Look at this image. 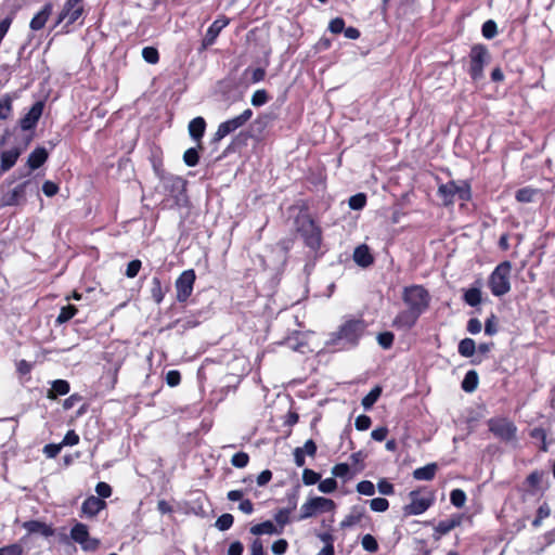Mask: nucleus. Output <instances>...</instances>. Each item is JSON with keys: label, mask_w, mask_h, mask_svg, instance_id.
Instances as JSON below:
<instances>
[{"label": "nucleus", "mask_w": 555, "mask_h": 555, "mask_svg": "<svg viewBox=\"0 0 555 555\" xmlns=\"http://www.w3.org/2000/svg\"><path fill=\"white\" fill-rule=\"evenodd\" d=\"M437 195L442 199L444 206L454 204L455 198L462 202H469L473 197L472 184L468 180L448 181L438 186Z\"/></svg>", "instance_id": "obj_4"}, {"label": "nucleus", "mask_w": 555, "mask_h": 555, "mask_svg": "<svg viewBox=\"0 0 555 555\" xmlns=\"http://www.w3.org/2000/svg\"><path fill=\"white\" fill-rule=\"evenodd\" d=\"M233 522H234V517L232 514H229V513H224L222 515H220L216 522H215V526L220 530V531H227L229 530L232 526H233Z\"/></svg>", "instance_id": "obj_43"}, {"label": "nucleus", "mask_w": 555, "mask_h": 555, "mask_svg": "<svg viewBox=\"0 0 555 555\" xmlns=\"http://www.w3.org/2000/svg\"><path fill=\"white\" fill-rule=\"evenodd\" d=\"M288 550V542L285 539H279L271 545V551L274 555H283Z\"/></svg>", "instance_id": "obj_62"}, {"label": "nucleus", "mask_w": 555, "mask_h": 555, "mask_svg": "<svg viewBox=\"0 0 555 555\" xmlns=\"http://www.w3.org/2000/svg\"><path fill=\"white\" fill-rule=\"evenodd\" d=\"M107 504L104 500L95 495L88 496L81 504V516L94 518L98 514L106 508Z\"/></svg>", "instance_id": "obj_18"}, {"label": "nucleus", "mask_w": 555, "mask_h": 555, "mask_svg": "<svg viewBox=\"0 0 555 555\" xmlns=\"http://www.w3.org/2000/svg\"><path fill=\"white\" fill-rule=\"evenodd\" d=\"M95 492L98 494L96 498L104 500L112 495L113 490H112V487L107 482L100 481L95 486Z\"/></svg>", "instance_id": "obj_57"}, {"label": "nucleus", "mask_w": 555, "mask_h": 555, "mask_svg": "<svg viewBox=\"0 0 555 555\" xmlns=\"http://www.w3.org/2000/svg\"><path fill=\"white\" fill-rule=\"evenodd\" d=\"M291 512L292 508H281L274 515V520L279 526L278 529L281 530V533L283 532L284 527L291 522Z\"/></svg>", "instance_id": "obj_42"}, {"label": "nucleus", "mask_w": 555, "mask_h": 555, "mask_svg": "<svg viewBox=\"0 0 555 555\" xmlns=\"http://www.w3.org/2000/svg\"><path fill=\"white\" fill-rule=\"evenodd\" d=\"M430 300V294L423 285L405 286L402 292V301L406 309L400 311L395 317L392 326L398 330L412 328L421 315L429 308Z\"/></svg>", "instance_id": "obj_1"}, {"label": "nucleus", "mask_w": 555, "mask_h": 555, "mask_svg": "<svg viewBox=\"0 0 555 555\" xmlns=\"http://www.w3.org/2000/svg\"><path fill=\"white\" fill-rule=\"evenodd\" d=\"M31 184L30 180L24 181L17 184L12 191L5 193L2 196L3 205L5 206H17L26 202V191Z\"/></svg>", "instance_id": "obj_17"}, {"label": "nucleus", "mask_w": 555, "mask_h": 555, "mask_svg": "<svg viewBox=\"0 0 555 555\" xmlns=\"http://www.w3.org/2000/svg\"><path fill=\"white\" fill-rule=\"evenodd\" d=\"M373 512L383 513L389 508V501L385 498H375L369 501Z\"/></svg>", "instance_id": "obj_52"}, {"label": "nucleus", "mask_w": 555, "mask_h": 555, "mask_svg": "<svg viewBox=\"0 0 555 555\" xmlns=\"http://www.w3.org/2000/svg\"><path fill=\"white\" fill-rule=\"evenodd\" d=\"M356 488H357V491L363 495L372 496L375 493V486L370 480H362V481L358 482Z\"/></svg>", "instance_id": "obj_56"}, {"label": "nucleus", "mask_w": 555, "mask_h": 555, "mask_svg": "<svg viewBox=\"0 0 555 555\" xmlns=\"http://www.w3.org/2000/svg\"><path fill=\"white\" fill-rule=\"evenodd\" d=\"M196 281V274L193 269L184 270L176 280V299L178 302L184 304L191 297L194 284Z\"/></svg>", "instance_id": "obj_13"}, {"label": "nucleus", "mask_w": 555, "mask_h": 555, "mask_svg": "<svg viewBox=\"0 0 555 555\" xmlns=\"http://www.w3.org/2000/svg\"><path fill=\"white\" fill-rule=\"evenodd\" d=\"M44 101H37L30 109L20 119V127L23 131L34 130L42 116L44 109Z\"/></svg>", "instance_id": "obj_16"}, {"label": "nucleus", "mask_w": 555, "mask_h": 555, "mask_svg": "<svg viewBox=\"0 0 555 555\" xmlns=\"http://www.w3.org/2000/svg\"><path fill=\"white\" fill-rule=\"evenodd\" d=\"M318 488L322 493H333L337 489V481L333 477L320 479Z\"/></svg>", "instance_id": "obj_55"}, {"label": "nucleus", "mask_w": 555, "mask_h": 555, "mask_svg": "<svg viewBox=\"0 0 555 555\" xmlns=\"http://www.w3.org/2000/svg\"><path fill=\"white\" fill-rule=\"evenodd\" d=\"M49 153L44 147H36L27 158V165L31 170L40 168L48 159Z\"/></svg>", "instance_id": "obj_25"}, {"label": "nucleus", "mask_w": 555, "mask_h": 555, "mask_svg": "<svg viewBox=\"0 0 555 555\" xmlns=\"http://www.w3.org/2000/svg\"><path fill=\"white\" fill-rule=\"evenodd\" d=\"M365 513L364 506L353 505L350 513L340 521V528L346 529L360 524L365 518Z\"/></svg>", "instance_id": "obj_21"}, {"label": "nucleus", "mask_w": 555, "mask_h": 555, "mask_svg": "<svg viewBox=\"0 0 555 555\" xmlns=\"http://www.w3.org/2000/svg\"><path fill=\"white\" fill-rule=\"evenodd\" d=\"M23 528L26 529L29 534L38 533L46 538L54 535L55 532L51 525L40 520H27L23 524Z\"/></svg>", "instance_id": "obj_20"}, {"label": "nucleus", "mask_w": 555, "mask_h": 555, "mask_svg": "<svg viewBox=\"0 0 555 555\" xmlns=\"http://www.w3.org/2000/svg\"><path fill=\"white\" fill-rule=\"evenodd\" d=\"M78 443H79V435L74 429L68 430L65 434V436L61 442L62 447H67V446L73 447Z\"/></svg>", "instance_id": "obj_63"}, {"label": "nucleus", "mask_w": 555, "mask_h": 555, "mask_svg": "<svg viewBox=\"0 0 555 555\" xmlns=\"http://www.w3.org/2000/svg\"><path fill=\"white\" fill-rule=\"evenodd\" d=\"M463 299L468 306L477 307L482 300L481 291L478 287L468 288L465 291Z\"/></svg>", "instance_id": "obj_38"}, {"label": "nucleus", "mask_w": 555, "mask_h": 555, "mask_svg": "<svg viewBox=\"0 0 555 555\" xmlns=\"http://www.w3.org/2000/svg\"><path fill=\"white\" fill-rule=\"evenodd\" d=\"M253 115V111L250 108H246L240 115L219 124L217 131L214 133L211 139L212 143L221 141L227 135L245 126L246 122L250 120Z\"/></svg>", "instance_id": "obj_10"}, {"label": "nucleus", "mask_w": 555, "mask_h": 555, "mask_svg": "<svg viewBox=\"0 0 555 555\" xmlns=\"http://www.w3.org/2000/svg\"><path fill=\"white\" fill-rule=\"evenodd\" d=\"M511 272L512 263L508 260L500 262L494 268L488 280L492 295L501 297L511 291Z\"/></svg>", "instance_id": "obj_5"}, {"label": "nucleus", "mask_w": 555, "mask_h": 555, "mask_svg": "<svg viewBox=\"0 0 555 555\" xmlns=\"http://www.w3.org/2000/svg\"><path fill=\"white\" fill-rule=\"evenodd\" d=\"M53 10V4L47 2L41 10L31 18L29 27L31 30H40L44 27Z\"/></svg>", "instance_id": "obj_22"}, {"label": "nucleus", "mask_w": 555, "mask_h": 555, "mask_svg": "<svg viewBox=\"0 0 555 555\" xmlns=\"http://www.w3.org/2000/svg\"><path fill=\"white\" fill-rule=\"evenodd\" d=\"M395 341L392 332H382L377 335V343L383 349H390Z\"/></svg>", "instance_id": "obj_51"}, {"label": "nucleus", "mask_w": 555, "mask_h": 555, "mask_svg": "<svg viewBox=\"0 0 555 555\" xmlns=\"http://www.w3.org/2000/svg\"><path fill=\"white\" fill-rule=\"evenodd\" d=\"M85 14V0H65L61 11L57 14L54 27L63 22L65 26L75 24Z\"/></svg>", "instance_id": "obj_11"}, {"label": "nucleus", "mask_w": 555, "mask_h": 555, "mask_svg": "<svg viewBox=\"0 0 555 555\" xmlns=\"http://www.w3.org/2000/svg\"><path fill=\"white\" fill-rule=\"evenodd\" d=\"M142 57L149 64H157L159 62V52L154 47H144L142 49Z\"/></svg>", "instance_id": "obj_45"}, {"label": "nucleus", "mask_w": 555, "mask_h": 555, "mask_svg": "<svg viewBox=\"0 0 555 555\" xmlns=\"http://www.w3.org/2000/svg\"><path fill=\"white\" fill-rule=\"evenodd\" d=\"M437 470L438 465L436 463H429L423 467L414 469L413 478L416 480L430 481L435 478Z\"/></svg>", "instance_id": "obj_27"}, {"label": "nucleus", "mask_w": 555, "mask_h": 555, "mask_svg": "<svg viewBox=\"0 0 555 555\" xmlns=\"http://www.w3.org/2000/svg\"><path fill=\"white\" fill-rule=\"evenodd\" d=\"M169 289V286H166V288L164 289L163 288V285H162V281L157 276H154L152 279V283H151V297L152 299L157 304L159 305L164 298H165V295L166 293L168 292Z\"/></svg>", "instance_id": "obj_31"}, {"label": "nucleus", "mask_w": 555, "mask_h": 555, "mask_svg": "<svg viewBox=\"0 0 555 555\" xmlns=\"http://www.w3.org/2000/svg\"><path fill=\"white\" fill-rule=\"evenodd\" d=\"M22 154L20 147H13L9 151H4L1 154L0 173L9 171L16 164L18 157Z\"/></svg>", "instance_id": "obj_24"}, {"label": "nucleus", "mask_w": 555, "mask_h": 555, "mask_svg": "<svg viewBox=\"0 0 555 555\" xmlns=\"http://www.w3.org/2000/svg\"><path fill=\"white\" fill-rule=\"evenodd\" d=\"M249 532L257 537L262 534H281V530H279L278 527L271 520H266L260 524L251 526Z\"/></svg>", "instance_id": "obj_29"}, {"label": "nucleus", "mask_w": 555, "mask_h": 555, "mask_svg": "<svg viewBox=\"0 0 555 555\" xmlns=\"http://www.w3.org/2000/svg\"><path fill=\"white\" fill-rule=\"evenodd\" d=\"M206 130V120L198 116L189 124V133L195 141H201Z\"/></svg>", "instance_id": "obj_28"}, {"label": "nucleus", "mask_w": 555, "mask_h": 555, "mask_svg": "<svg viewBox=\"0 0 555 555\" xmlns=\"http://www.w3.org/2000/svg\"><path fill=\"white\" fill-rule=\"evenodd\" d=\"M183 162L189 167H195L199 163V152L196 147L188 149L183 154Z\"/></svg>", "instance_id": "obj_44"}, {"label": "nucleus", "mask_w": 555, "mask_h": 555, "mask_svg": "<svg viewBox=\"0 0 555 555\" xmlns=\"http://www.w3.org/2000/svg\"><path fill=\"white\" fill-rule=\"evenodd\" d=\"M411 502L403 506L402 512L404 517L421 515L425 513L435 503V492L426 488L412 490L409 493Z\"/></svg>", "instance_id": "obj_7"}, {"label": "nucleus", "mask_w": 555, "mask_h": 555, "mask_svg": "<svg viewBox=\"0 0 555 555\" xmlns=\"http://www.w3.org/2000/svg\"><path fill=\"white\" fill-rule=\"evenodd\" d=\"M529 436L531 439L539 441L541 444L539 447L540 451L547 452L548 446L546 442L547 430L543 427H534L529 431Z\"/></svg>", "instance_id": "obj_35"}, {"label": "nucleus", "mask_w": 555, "mask_h": 555, "mask_svg": "<svg viewBox=\"0 0 555 555\" xmlns=\"http://www.w3.org/2000/svg\"><path fill=\"white\" fill-rule=\"evenodd\" d=\"M13 112V98L7 93L0 98V120L10 118Z\"/></svg>", "instance_id": "obj_37"}, {"label": "nucleus", "mask_w": 555, "mask_h": 555, "mask_svg": "<svg viewBox=\"0 0 555 555\" xmlns=\"http://www.w3.org/2000/svg\"><path fill=\"white\" fill-rule=\"evenodd\" d=\"M150 162H151L152 168H153L156 177L159 180H165L168 175L164 167V159H163L162 151L153 152L150 157Z\"/></svg>", "instance_id": "obj_30"}, {"label": "nucleus", "mask_w": 555, "mask_h": 555, "mask_svg": "<svg viewBox=\"0 0 555 555\" xmlns=\"http://www.w3.org/2000/svg\"><path fill=\"white\" fill-rule=\"evenodd\" d=\"M165 380L169 387H177L181 383V373L178 370H170L166 373Z\"/></svg>", "instance_id": "obj_59"}, {"label": "nucleus", "mask_w": 555, "mask_h": 555, "mask_svg": "<svg viewBox=\"0 0 555 555\" xmlns=\"http://www.w3.org/2000/svg\"><path fill=\"white\" fill-rule=\"evenodd\" d=\"M141 268H142L141 260H139V259L131 260L127 264V269H126L125 274H126L127 278L133 279V278H135L139 274Z\"/></svg>", "instance_id": "obj_58"}, {"label": "nucleus", "mask_w": 555, "mask_h": 555, "mask_svg": "<svg viewBox=\"0 0 555 555\" xmlns=\"http://www.w3.org/2000/svg\"><path fill=\"white\" fill-rule=\"evenodd\" d=\"M491 54L489 49L482 43L472 46L468 54V69L467 74L475 82L483 78L485 66L489 64Z\"/></svg>", "instance_id": "obj_6"}, {"label": "nucleus", "mask_w": 555, "mask_h": 555, "mask_svg": "<svg viewBox=\"0 0 555 555\" xmlns=\"http://www.w3.org/2000/svg\"><path fill=\"white\" fill-rule=\"evenodd\" d=\"M367 324L362 318L345 320L335 332L330 333L325 345L334 352L347 351L359 346Z\"/></svg>", "instance_id": "obj_2"}, {"label": "nucleus", "mask_w": 555, "mask_h": 555, "mask_svg": "<svg viewBox=\"0 0 555 555\" xmlns=\"http://www.w3.org/2000/svg\"><path fill=\"white\" fill-rule=\"evenodd\" d=\"M70 385L66 379H55L51 383V388L47 391L49 400H56L60 396H65L69 392Z\"/></svg>", "instance_id": "obj_26"}, {"label": "nucleus", "mask_w": 555, "mask_h": 555, "mask_svg": "<svg viewBox=\"0 0 555 555\" xmlns=\"http://www.w3.org/2000/svg\"><path fill=\"white\" fill-rule=\"evenodd\" d=\"M478 373L475 370H469L466 372L461 387L465 392H474L478 387Z\"/></svg>", "instance_id": "obj_32"}, {"label": "nucleus", "mask_w": 555, "mask_h": 555, "mask_svg": "<svg viewBox=\"0 0 555 555\" xmlns=\"http://www.w3.org/2000/svg\"><path fill=\"white\" fill-rule=\"evenodd\" d=\"M61 443H48L43 447V454L49 459H54L59 455L62 450Z\"/></svg>", "instance_id": "obj_64"}, {"label": "nucleus", "mask_w": 555, "mask_h": 555, "mask_svg": "<svg viewBox=\"0 0 555 555\" xmlns=\"http://www.w3.org/2000/svg\"><path fill=\"white\" fill-rule=\"evenodd\" d=\"M540 190L532 186L518 189L515 193V199L519 203H531L539 194Z\"/></svg>", "instance_id": "obj_33"}, {"label": "nucleus", "mask_w": 555, "mask_h": 555, "mask_svg": "<svg viewBox=\"0 0 555 555\" xmlns=\"http://www.w3.org/2000/svg\"><path fill=\"white\" fill-rule=\"evenodd\" d=\"M164 182L165 190L175 199L177 205H181L183 199H186V184L188 181L179 176L168 175Z\"/></svg>", "instance_id": "obj_14"}, {"label": "nucleus", "mask_w": 555, "mask_h": 555, "mask_svg": "<svg viewBox=\"0 0 555 555\" xmlns=\"http://www.w3.org/2000/svg\"><path fill=\"white\" fill-rule=\"evenodd\" d=\"M23 546L18 543L0 547V555H23Z\"/></svg>", "instance_id": "obj_61"}, {"label": "nucleus", "mask_w": 555, "mask_h": 555, "mask_svg": "<svg viewBox=\"0 0 555 555\" xmlns=\"http://www.w3.org/2000/svg\"><path fill=\"white\" fill-rule=\"evenodd\" d=\"M269 101V94L264 89H260L254 92L251 95V104L256 107L264 105Z\"/></svg>", "instance_id": "obj_54"}, {"label": "nucleus", "mask_w": 555, "mask_h": 555, "mask_svg": "<svg viewBox=\"0 0 555 555\" xmlns=\"http://www.w3.org/2000/svg\"><path fill=\"white\" fill-rule=\"evenodd\" d=\"M466 499V493L462 489H453L450 493L451 504L457 508L465 505Z\"/></svg>", "instance_id": "obj_46"}, {"label": "nucleus", "mask_w": 555, "mask_h": 555, "mask_svg": "<svg viewBox=\"0 0 555 555\" xmlns=\"http://www.w3.org/2000/svg\"><path fill=\"white\" fill-rule=\"evenodd\" d=\"M489 431L499 440L509 442L516 439L517 427L507 417H491L487 422Z\"/></svg>", "instance_id": "obj_9"}, {"label": "nucleus", "mask_w": 555, "mask_h": 555, "mask_svg": "<svg viewBox=\"0 0 555 555\" xmlns=\"http://www.w3.org/2000/svg\"><path fill=\"white\" fill-rule=\"evenodd\" d=\"M361 545L370 553H376L379 548L377 540L370 533L362 537Z\"/></svg>", "instance_id": "obj_48"}, {"label": "nucleus", "mask_w": 555, "mask_h": 555, "mask_svg": "<svg viewBox=\"0 0 555 555\" xmlns=\"http://www.w3.org/2000/svg\"><path fill=\"white\" fill-rule=\"evenodd\" d=\"M349 207L353 210H360L366 205V195L358 193L349 198Z\"/></svg>", "instance_id": "obj_53"}, {"label": "nucleus", "mask_w": 555, "mask_h": 555, "mask_svg": "<svg viewBox=\"0 0 555 555\" xmlns=\"http://www.w3.org/2000/svg\"><path fill=\"white\" fill-rule=\"evenodd\" d=\"M352 257L353 261L361 268H367L374 263V256L366 244L357 246Z\"/></svg>", "instance_id": "obj_19"}, {"label": "nucleus", "mask_w": 555, "mask_h": 555, "mask_svg": "<svg viewBox=\"0 0 555 555\" xmlns=\"http://www.w3.org/2000/svg\"><path fill=\"white\" fill-rule=\"evenodd\" d=\"M230 23V20L225 15L219 16L217 20L212 22V24L208 27L203 40L199 51H204L212 46L221 30L227 27Z\"/></svg>", "instance_id": "obj_15"}, {"label": "nucleus", "mask_w": 555, "mask_h": 555, "mask_svg": "<svg viewBox=\"0 0 555 555\" xmlns=\"http://www.w3.org/2000/svg\"><path fill=\"white\" fill-rule=\"evenodd\" d=\"M78 312L74 305H67L61 308V311L55 320L56 325H62L72 320Z\"/></svg>", "instance_id": "obj_39"}, {"label": "nucleus", "mask_w": 555, "mask_h": 555, "mask_svg": "<svg viewBox=\"0 0 555 555\" xmlns=\"http://www.w3.org/2000/svg\"><path fill=\"white\" fill-rule=\"evenodd\" d=\"M485 333L489 336H493L498 333V319L495 314L491 313V315L486 320Z\"/></svg>", "instance_id": "obj_60"}, {"label": "nucleus", "mask_w": 555, "mask_h": 555, "mask_svg": "<svg viewBox=\"0 0 555 555\" xmlns=\"http://www.w3.org/2000/svg\"><path fill=\"white\" fill-rule=\"evenodd\" d=\"M552 514L551 506L547 502H543L537 509L535 517L533 518L531 525L533 528H540L542 526V521L548 518Z\"/></svg>", "instance_id": "obj_36"}, {"label": "nucleus", "mask_w": 555, "mask_h": 555, "mask_svg": "<svg viewBox=\"0 0 555 555\" xmlns=\"http://www.w3.org/2000/svg\"><path fill=\"white\" fill-rule=\"evenodd\" d=\"M481 34L486 39H493L498 35V25L493 20H488L482 24Z\"/></svg>", "instance_id": "obj_47"}, {"label": "nucleus", "mask_w": 555, "mask_h": 555, "mask_svg": "<svg viewBox=\"0 0 555 555\" xmlns=\"http://www.w3.org/2000/svg\"><path fill=\"white\" fill-rule=\"evenodd\" d=\"M544 473L541 470L531 472L526 478V485L530 488V492L533 494L540 488Z\"/></svg>", "instance_id": "obj_40"}, {"label": "nucleus", "mask_w": 555, "mask_h": 555, "mask_svg": "<svg viewBox=\"0 0 555 555\" xmlns=\"http://www.w3.org/2000/svg\"><path fill=\"white\" fill-rule=\"evenodd\" d=\"M382 395V388L379 386H375L371 391L365 395L361 401L362 406L365 410H370Z\"/></svg>", "instance_id": "obj_41"}, {"label": "nucleus", "mask_w": 555, "mask_h": 555, "mask_svg": "<svg viewBox=\"0 0 555 555\" xmlns=\"http://www.w3.org/2000/svg\"><path fill=\"white\" fill-rule=\"evenodd\" d=\"M462 514H454L449 519L440 520L435 527V533L438 535H446L456 527L461 526L463 521Z\"/></svg>", "instance_id": "obj_23"}, {"label": "nucleus", "mask_w": 555, "mask_h": 555, "mask_svg": "<svg viewBox=\"0 0 555 555\" xmlns=\"http://www.w3.org/2000/svg\"><path fill=\"white\" fill-rule=\"evenodd\" d=\"M459 353L464 358H472L476 352V343L473 338H463L457 345Z\"/></svg>", "instance_id": "obj_34"}, {"label": "nucleus", "mask_w": 555, "mask_h": 555, "mask_svg": "<svg viewBox=\"0 0 555 555\" xmlns=\"http://www.w3.org/2000/svg\"><path fill=\"white\" fill-rule=\"evenodd\" d=\"M70 539L80 545L85 552H94L100 546V540L91 538L89 528L83 522H76L70 529Z\"/></svg>", "instance_id": "obj_12"}, {"label": "nucleus", "mask_w": 555, "mask_h": 555, "mask_svg": "<svg viewBox=\"0 0 555 555\" xmlns=\"http://www.w3.org/2000/svg\"><path fill=\"white\" fill-rule=\"evenodd\" d=\"M296 233L300 236L306 247L312 251H319L323 243V231L315 219L308 212L307 208H301L294 219Z\"/></svg>", "instance_id": "obj_3"}, {"label": "nucleus", "mask_w": 555, "mask_h": 555, "mask_svg": "<svg viewBox=\"0 0 555 555\" xmlns=\"http://www.w3.org/2000/svg\"><path fill=\"white\" fill-rule=\"evenodd\" d=\"M321 474L314 472L311 468H305L302 470V482L305 486H312L320 481Z\"/></svg>", "instance_id": "obj_50"}, {"label": "nucleus", "mask_w": 555, "mask_h": 555, "mask_svg": "<svg viewBox=\"0 0 555 555\" xmlns=\"http://www.w3.org/2000/svg\"><path fill=\"white\" fill-rule=\"evenodd\" d=\"M230 462L236 468H244L249 463V455L244 451H240L232 455Z\"/></svg>", "instance_id": "obj_49"}, {"label": "nucleus", "mask_w": 555, "mask_h": 555, "mask_svg": "<svg viewBox=\"0 0 555 555\" xmlns=\"http://www.w3.org/2000/svg\"><path fill=\"white\" fill-rule=\"evenodd\" d=\"M336 503L334 500L324 496H313L300 506V514L297 520L311 518L320 513L334 512Z\"/></svg>", "instance_id": "obj_8"}]
</instances>
